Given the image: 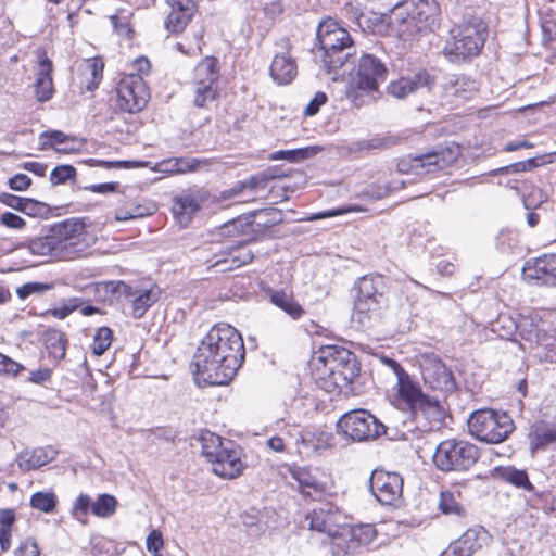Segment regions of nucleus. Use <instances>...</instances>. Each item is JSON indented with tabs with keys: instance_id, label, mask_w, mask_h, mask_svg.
<instances>
[{
	"instance_id": "nucleus-13",
	"label": "nucleus",
	"mask_w": 556,
	"mask_h": 556,
	"mask_svg": "<svg viewBox=\"0 0 556 556\" xmlns=\"http://www.w3.org/2000/svg\"><path fill=\"white\" fill-rule=\"evenodd\" d=\"M116 105L127 113L140 112L150 98L149 88L140 75L131 73L125 76L116 88Z\"/></svg>"
},
{
	"instance_id": "nucleus-22",
	"label": "nucleus",
	"mask_w": 556,
	"mask_h": 556,
	"mask_svg": "<svg viewBox=\"0 0 556 556\" xmlns=\"http://www.w3.org/2000/svg\"><path fill=\"white\" fill-rule=\"evenodd\" d=\"M459 156V147H447L427 154L415 156L410 167L417 173H434L444 169L455 163Z\"/></svg>"
},
{
	"instance_id": "nucleus-37",
	"label": "nucleus",
	"mask_w": 556,
	"mask_h": 556,
	"mask_svg": "<svg viewBox=\"0 0 556 556\" xmlns=\"http://www.w3.org/2000/svg\"><path fill=\"white\" fill-rule=\"evenodd\" d=\"M447 91L452 96L467 99L477 91V86L473 80L466 76H456L450 81Z\"/></svg>"
},
{
	"instance_id": "nucleus-33",
	"label": "nucleus",
	"mask_w": 556,
	"mask_h": 556,
	"mask_svg": "<svg viewBox=\"0 0 556 556\" xmlns=\"http://www.w3.org/2000/svg\"><path fill=\"white\" fill-rule=\"evenodd\" d=\"M386 295V283L382 276H364L357 286L355 300L375 299Z\"/></svg>"
},
{
	"instance_id": "nucleus-58",
	"label": "nucleus",
	"mask_w": 556,
	"mask_h": 556,
	"mask_svg": "<svg viewBox=\"0 0 556 556\" xmlns=\"http://www.w3.org/2000/svg\"><path fill=\"white\" fill-rule=\"evenodd\" d=\"M24 367L7 355L0 353V374L17 375Z\"/></svg>"
},
{
	"instance_id": "nucleus-44",
	"label": "nucleus",
	"mask_w": 556,
	"mask_h": 556,
	"mask_svg": "<svg viewBox=\"0 0 556 556\" xmlns=\"http://www.w3.org/2000/svg\"><path fill=\"white\" fill-rule=\"evenodd\" d=\"M30 506L42 513H52L56 506V496L52 492H36L30 497Z\"/></svg>"
},
{
	"instance_id": "nucleus-56",
	"label": "nucleus",
	"mask_w": 556,
	"mask_h": 556,
	"mask_svg": "<svg viewBox=\"0 0 556 556\" xmlns=\"http://www.w3.org/2000/svg\"><path fill=\"white\" fill-rule=\"evenodd\" d=\"M217 96L215 87H205L204 85L195 86V96L193 104L198 108H203L208 101H213Z\"/></svg>"
},
{
	"instance_id": "nucleus-55",
	"label": "nucleus",
	"mask_w": 556,
	"mask_h": 556,
	"mask_svg": "<svg viewBox=\"0 0 556 556\" xmlns=\"http://www.w3.org/2000/svg\"><path fill=\"white\" fill-rule=\"evenodd\" d=\"M52 289V285L42 282H27L16 289V294L21 300L27 299L35 293H43Z\"/></svg>"
},
{
	"instance_id": "nucleus-45",
	"label": "nucleus",
	"mask_w": 556,
	"mask_h": 556,
	"mask_svg": "<svg viewBox=\"0 0 556 556\" xmlns=\"http://www.w3.org/2000/svg\"><path fill=\"white\" fill-rule=\"evenodd\" d=\"M113 332L109 327H100L93 337L92 352L100 356L111 346Z\"/></svg>"
},
{
	"instance_id": "nucleus-40",
	"label": "nucleus",
	"mask_w": 556,
	"mask_h": 556,
	"mask_svg": "<svg viewBox=\"0 0 556 556\" xmlns=\"http://www.w3.org/2000/svg\"><path fill=\"white\" fill-rule=\"evenodd\" d=\"M117 501L113 495L101 494L91 505V511L100 518H108L114 515Z\"/></svg>"
},
{
	"instance_id": "nucleus-7",
	"label": "nucleus",
	"mask_w": 556,
	"mask_h": 556,
	"mask_svg": "<svg viewBox=\"0 0 556 556\" xmlns=\"http://www.w3.org/2000/svg\"><path fill=\"white\" fill-rule=\"evenodd\" d=\"M201 453L213 465V472L226 479L237 478L243 469L241 450L231 441L205 431L200 435Z\"/></svg>"
},
{
	"instance_id": "nucleus-52",
	"label": "nucleus",
	"mask_w": 556,
	"mask_h": 556,
	"mask_svg": "<svg viewBox=\"0 0 556 556\" xmlns=\"http://www.w3.org/2000/svg\"><path fill=\"white\" fill-rule=\"evenodd\" d=\"M365 211H367V210L362 207L361 205L353 204V205H346V206H342V207H339V208H334V210H329V211H324V212H319V213H316V214H312L311 216L306 217L305 220L313 222V220H317V219H323V218H329V217H334V216L343 215V214H346V213L365 212Z\"/></svg>"
},
{
	"instance_id": "nucleus-41",
	"label": "nucleus",
	"mask_w": 556,
	"mask_h": 556,
	"mask_svg": "<svg viewBox=\"0 0 556 556\" xmlns=\"http://www.w3.org/2000/svg\"><path fill=\"white\" fill-rule=\"evenodd\" d=\"M28 249L35 255H51L56 257L55 241L52 238L50 230L47 236L31 240L28 244Z\"/></svg>"
},
{
	"instance_id": "nucleus-6",
	"label": "nucleus",
	"mask_w": 556,
	"mask_h": 556,
	"mask_svg": "<svg viewBox=\"0 0 556 556\" xmlns=\"http://www.w3.org/2000/svg\"><path fill=\"white\" fill-rule=\"evenodd\" d=\"M394 409L403 410L410 417L422 415L430 421L440 422L445 416V409L438 396L425 394L420 387L414 383L409 376L396 381V391L390 397Z\"/></svg>"
},
{
	"instance_id": "nucleus-15",
	"label": "nucleus",
	"mask_w": 556,
	"mask_h": 556,
	"mask_svg": "<svg viewBox=\"0 0 556 556\" xmlns=\"http://www.w3.org/2000/svg\"><path fill=\"white\" fill-rule=\"evenodd\" d=\"M421 375L425 386L437 392L438 397H445L456 389L452 371L437 357H429L422 363Z\"/></svg>"
},
{
	"instance_id": "nucleus-30",
	"label": "nucleus",
	"mask_w": 556,
	"mask_h": 556,
	"mask_svg": "<svg viewBox=\"0 0 556 556\" xmlns=\"http://www.w3.org/2000/svg\"><path fill=\"white\" fill-rule=\"evenodd\" d=\"M529 441L532 452L545 448L548 444L556 442V425L543 421L533 424L530 427Z\"/></svg>"
},
{
	"instance_id": "nucleus-10",
	"label": "nucleus",
	"mask_w": 556,
	"mask_h": 556,
	"mask_svg": "<svg viewBox=\"0 0 556 556\" xmlns=\"http://www.w3.org/2000/svg\"><path fill=\"white\" fill-rule=\"evenodd\" d=\"M479 459L478 447L464 440L447 439L438 444L433 463L441 471H466Z\"/></svg>"
},
{
	"instance_id": "nucleus-38",
	"label": "nucleus",
	"mask_w": 556,
	"mask_h": 556,
	"mask_svg": "<svg viewBox=\"0 0 556 556\" xmlns=\"http://www.w3.org/2000/svg\"><path fill=\"white\" fill-rule=\"evenodd\" d=\"M439 509L444 515H456L458 517L465 516V509L457 501L456 495L452 491H442L440 493Z\"/></svg>"
},
{
	"instance_id": "nucleus-23",
	"label": "nucleus",
	"mask_w": 556,
	"mask_h": 556,
	"mask_svg": "<svg viewBox=\"0 0 556 556\" xmlns=\"http://www.w3.org/2000/svg\"><path fill=\"white\" fill-rule=\"evenodd\" d=\"M388 307V298L355 300L353 319L362 327H371L382 318L383 311Z\"/></svg>"
},
{
	"instance_id": "nucleus-29",
	"label": "nucleus",
	"mask_w": 556,
	"mask_h": 556,
	"mask_svg": "<svg viewBox=\"0 0 556 556\" xmlns=\"http://www.w3.org/2000/svg\"><path fill=\"white\" fill-rule=\"evenodd\" d=\"M52 62L49 58L40 59L36 73V97L40 102L48 101L53 94V80L51 77Z\"/></svg>"
},
{
	"instance_id": "nucleus-35",
	"label": "nucleus",
	"mask_w": 556,
	"mask_h": 556,
	"mask_svg": "<svg viewBox=\"0 0 556 556\" xmlns=\"http://www.w3.org/2000/svg\"><path fill=\"white\" fill-rule=\"evenodd\" d=\"M292 477L295 480L298 490L303 495L311 496L313 492H320L321 486L319 481L305 468H296L292 471Z\"/></svg>"
},
{
	"instance_id": "nucleus-32",
	"label": "nucleus",
	"mask_w": 556,
	"mask_h": 556,
	"mask_svg": "<svg viewBox=\"0 0 556 556\" xmlns=\"http://www.w3.org/2000/svg\"><path fill=\"white\" fill-rule=\"evenodd\" d=\"M218 61L215 58L206 56L194 68L195 86L204 85L205 87H214L218 79Z\"/></svg>"
},
{
	"instance_id": "nucleus-46",
	"label": "nucleus",
	"mask_w": 556,
	"mask_h": 556,
	"mask_svg": "<svg viewBox=\"0 0 556 556\" xmlns=\"http://www.w3.org/2000/svg\"><path fill=\"white\" fill-rule=\"evenodd\" d=\"M2 201L8 206L28 215H33L35 207L38 205V202L33 199L20 198L13 194H4Z\"/></svg>"
},
{
	"instance_id": "nucleus-12",
	"label": "nucleus",
	"mask_w": 556,
	"mask_h": 556,
	"mask_svg": "<svg viewBox=\"0 0 556 556\" xmlns=\"http://www.w3.org/2000/svg\"><path fill=\"white\" fill-rule=\"evenodd\" d=\"M338 429L353 441H367L387 433V426L365 409L344 414L337 424Z\"/></svg>"
},
{
	"instance_id": "nucleus-43",
	"label": "nucleus",
	"mask_w": 556,
	"mask_h": 556,
	"mask_svg": "<svg viewBox=\"0 0 556 556\" xmlns=\"http://www.w3.org/2000/svg\"><path fill=\"white\" fill-rule=\"evenodd\" d=\"M404 187V181L402 180H392L389 182H378L370 185L366 189V194L370 197L371 199H382L391 193L402 189Z\"/></svg>"
},
{
	"instance_id": "nucleus-19",
	"label": "nucleus",
	"mask_w": 556,
	"mask_h": 556,
	"mask_svg": "<svg viewBox=\"0 0 556 556\" xmlns=\"http://www.w3.org/2000/svg\"><path fill=\"white\" fill-rule=\"evenodd\" d=\"M370 491L384 505H391L401 498L403 479L396 472L375 470L369 479Z\"/></svg>"
},
{
	"instance_id": "nucleus-2",
	"label": "nucleus",
	"mask_w": 556,
	"mask_h": 556,
	"mask_svg": "<svg viewBox=\"0 0 556 556\" xmlns=\"http://www.w3.org/2000/svg\"><path fill=\"white\" fill-rule=\"evenodd\" d=\"M318 50L315 52L321 68L332 75L333 80L341 76L339 70L354 55L355 49L349 31L329 18L323 21L317 28Z\"/></svg>"
},
{
	"instance_id": "nucleus-27",
	"label": "nucleus",
	"mask_w": 556,
	"mask_h": 556,
	"mask_svg": "<svg viewBox=\"0 0 556 556\" xmlns=\"http://www.w3.org/2000/svg\"><path fill=\"white\" fill-rule=\"evenodd\" d=\"M490 535L483 527H473L462 534L453 544L460 556H472L489 544Z\"/></svg>"
},
{
	"instance_id": "nucleus-17",
	"label": "nucleus",
	"mask_w": 556,
	"mask_h": 556,
	"mask_svg": "<svg viewBox=\"0 0 556 556\" xmlns=\"http://www.w3.org/2000/svg\"><path fill=\"white\" fill-rule=\"evenodd\" d=\"M503 323L509 324V329H515L520 338L525 340L530 349L538 346L547 348L552 343L553 338L543 328V321L533 316L520 315L517 320L510 317L501 319Z\"/></svg>"
},
{
	"instance_id": "nucleus-11",
	"label": "nucleus",
	"mask_w": 556,
	"mask_h": 556,
	"mask_svg": "<svg viewBox=\"0 0 556 556\" xmlns=\"http://www.w3.org/2000/svg\"><path fill=\"white\" fill-rule=\"evenodd\" d=\"M50 231L59 258H75L88 247L85 223L79 219L72 218L55 224Z\"/></svg>"
},
{
	"instance_id": "nucleus-5",
	"label": "nucleus",
	"mask_w": 556,
	"mask_h": 556,
	"mask_svg": "<svg viewBox=\"0 0 556 556\" xmlns=\"http://www.w3.org/2000/svg\"><path fill=\"white\" fill-rule=\"evenodd\" d=\"M488 37V25L478 16L465 18L451 29V39L446 41L444 54L452 62H464L477 56Z\"/></svg>"
},
{
	"instance_id": "nucleus-60",
	"label": "nucleus",
	"mask_w": 556,
	"mask_h": 556,
	"mask_svg": "<svg viewBox=\"0 0 556 556\" xmlns=\"http://www.w3.org/2000/svg\"><path fill=\"white\" fill-rule=\"evenodd\" d=\"M274 176L267 174V173H261L258 175H254L250 177L249 179L244 180L245 187L249 190H256V189H264L267 185V182L273 179Z\"/></svg>"
},
{
	"instance_id": "nucleus-54",
	"label": "nucleus",
	"mask_w": 556,
	"mask_h": 556,
	"mask_svg": "<svg viewBox=\"0 0 556 556\" xmlns=\"http://www.w3.org/2000/svg\"><path fill=\"white\" fill-rule=\"evenodd\" d=\"M92 503L93 502H91V497L89 495L79 494L73 504L72 516L80 522L85 523L80 517L88 514L89 509H91Z\"/></svg>"
},
{
	"instance_id": "nucleus-4",
	"label": "nucleus",
	"mask_w": 556,
	"mask_h": 556,
	"mask_svg": "<svg viewBox=\"0 0 556 556\" xmlns=\"http://www.w3.org/2000/svg\"><path fill=\"white\" fill-rule=\"evenodd\" d=\"M388 70L384 63L370 53H364L357 62L348 88V97L356 106L376 102L381 98L379 85L386 81Z\"/></svg>"
},
{
	"instance_id": "nucleus-3",
	"label": "nucleus",
	"mask_w": 556,
	"mask_h": 556,
	"mask_svg": "<svg viewBox=\"0 0 556 556\" xmlns=\"http://www.w3.org/2000/svg\"><path fill=\"white\" fill-rule=\"evenodd\" d=\"M439 14L435 0H402L391 10L389 25L399 38L408 40L417 33L431 29Z\"/></svg>"
},
{
	"instance_id": "nucleus-21",
	"label": "nucleus",
	"mask_w": 556,
	"mask_h": 556,
	"mask_svg": "<svg viewBox=\"0 0 556 556\" xmlns=\"http://www.w3.org/2000/svg\"><path fill=\"white\" fill-rule=\"evenodd\" d=\"M276 45L281 49L274 54L273 61L269 66V75L278 85L290 84L298 73L295 60L290 54V41L287 38H281Z\"/></svg>"
},
{
	"instance_id": "nucleus-61",
	"label": "nucleus",
	"mask_w": 556,
	"mask_h": 556,
	"mask_svg": "<svg viewBox=\"0 0 556 556\" xmlns=\"http://www.w3.org/2000/svg\"><path fill=\"white\" fill-rule=\"evenodd\" d=\"M175 160L177 161L179 174L195 172L201 164V161L194 157H175Z\"/></svg>"
},
{
	"instance_id": "nucleus-16",
	"label": "nucleus",
	"mask_w": 556,
	"mask_h": 556,
	"mask_svg": "<svg viewBox=\"0 0 556 556\" xmlns=\"http://www.w3.org/2000/svg\"><path fill=\"white\" fill-rule=\"evenodd\" d=\"M377 535L372 525H343L339 541L331 547L334 556L354 554L359 547L370 544Z\"/></svg>"
},
{
	"instance_id": "nucleus-53",
	"label": "nucleus",
	"mask_w": 556,
	"mask_h": 556,
	"mask_svg": "<svg viewBox=\"0 0 556 556\" xmlns=\"http://www.w3.org/2000/svg\"><path fill=\"white\" fill-rule=\"evenodd\" d=\"M90 165L100 166L106 169L111 168H135L146 166V162L142 161H103V160H90Z\"/></svg>"
},
{
	"instance_id": "nucleus-24",
	"label": "nucleus",
	"mask_w": 556,
	"mask_h": 556,
	"mask_svg": "<svg viewBox=\"0 0 556 556\" xmlns=\"http://www.w3.org/2000/svg\"><path fill=\"white\" fill-rule=\"evenodd\" d=\"M170 8L165 21V27L168 31L179 34L184 31L191 21L197 7L192 0H166Z\"/></svg>"
},
{
	"instance_id": "nucleus-14",
	"label": "nucleus",
	"mask_w": 556,
	"mask_h": 556,
	"mask_svg": "<svg viewBox=\"0 0 556 556\" xmlns=\"http://www.w3.org/2000/svg\"><path fill=\"white\" fill-rule=\"evenodd\" d=\"M341 513L332 506L326 505L313 509L305 515L303 527H307L312 531L326 534L334 541H339L344 522Z\"/></svg>"
},
{
	"instance_id": "nucleus-18",
	"label": "nucleus",
	"mask_w": 556,
	"mask_h": 556,
	"mask_svg": "<svg viewBox=\"0 0 556 556\" xmlns=\"http://www.w3.org/2000/svg\"><path fill=\"white\" fill-rule=\"evenodd\" d=\"M114 292L119 296H124L131 304V315L137 319L144 316L161 294V290L156 286L144 289L132 287L124 281H119L116 285Z\"/></svg>"
},
{
	"instance_id": "nucleus-57",
	"label": "nucleus",
	"mask_w": 556,
	"mask_h": 556,
	"mask_svg": "<svg viewBox=\"0 0 556 556\" xmlns=\"http://www.w3.org/2000/svg\"><path fill=\"white\" fill-rule=\"evenodd\" d=\"M164 541L161 531L152 530L147 538V549L157 556V553L163 548Z\"/></svg>"
},
{
	"instance_id": "nucleus-48",
	"label": "nucleus",
	"mask_w": 556,
	"mask_h": 556,
	"mask_svg": "<svg viewBox=\"0 0 556 556\" xmlns=\"http://www.w3.org/2000/svg\"><path fill=\"white\" fill-rule=\"evenodd\" d=\"M228 250L219 251L215 253L211 258L206 261L207 268H214L218 273H227L236 269L232 267V262L229 260Z\"/></svg>"
},
{
	"instance_id": "nucleus-1",
	"label": "nucleus",
	"mask_w": 556,
	"mask_h": 556,
	"mask_svg": "<svg viewBox=\"0 0 556 556\" xmlns=\"http://www.w3.org/2000/svg\"><path fill=\"white\" fill-rule=\"evenodd\" d=\"M241 334L230 325L211 328L193 355L195 383L201 387L226 386L244 359Z\"/></svg>"
},
{
	"instance_id": "nucleus-8",
	"label": "nucleus",
	"mask_w": 556,
	"mask_h": 556,
	"mask_svg": "<svg viewBox=\"0 0 556 556\" xmlns=\"http://www.w3.org/2000/svg\"><path fill=\"white\" fill-rule=\"evenodd\" d=\"M469 433L479 441L497 444L514 430L511 418L503 412L479 409L468 418Z\"/></svg>"
},
{
	"instance_id": "nucleus-9",
	"label": "nucleus",
	"mask_w": 556,
	"mask_h": 556,
	"mask_svg": "<svg viewBox=\"0 0 556 556\" xmlns=\"http://www.w3.org/2000/svg\"><path fill=\"white\" fill-rule=\"evenodd\" d=\"M321 376H328L336 387L351 383L357 376L355 355L343 348L325 346L315 357Z\"/></svg>"
},
{
	"instance_id": "nucleus-36",
	"label": "nucleus",
	"mask_w": 556,
	"mask_h": 556,
	"mask_svg": "<svg viewBox=\"0 0 556 556\" xmlns=\"http://www.w3.org/2000/svg\"><path fill=\"white\" fill-rule=\"evenodd\" d=\"M270 300L277 307L290 315L293 319L300 318L304 313L303 308L293 298L285 292H274L270 295Z\"/></svg>"
},
{
	"instance_id": "nucleus-64",
	"label": "nucleus",
	"mask_w": 556,
	"mask_h": 556,
	"mask_svg": "<svg viewBox=\"0 0 556 556\" xmlns=\"http://www.w3.org/2000/svg\"><path fill=\"white\" fill-rule=\"evenodd\" d=\"M0 220L3 225L10 228H22L25 225V222L18 215L12 212H5L1 215Z\"/></svg>"
},
{
	"instance_id": "nucleus-50",
	"label": "nucleus",
	"mask_w": 556,
	"mask_h": 556,
	"mask_svg": "<svg viewBox=\"0 0 556 556\" xmlns=\"http://www.w3.org/2000/svg\"><path fill=\"white\" fill-rule=\"evenodd\" d=\"M42 148H52L56 151L58 144L67 143L70 137L60 130L43 131L39 136Z\"/></svg>"
},
{
	"instance_id": "nucleus-59",
	"label": "nucleus",
	"mask_w": 556,
	"mask_h": 556,
	"mask_svg": "<svg viewBox=\"0 0 556 556\" xmlns=\"http://www.w3.org/2000/svg\"><path fill=\"white\" fill-rule=\"evenodd\" d=\"M16 556H40L38 544L34 538H27L16 549Z\"/></svg>"
},
{
	"instance_id": "nucleus-51",
	"label": "nucleus",
	"mask_w": 556,
	"mask_h": 556,
	"mask_svg": "<svg viewBox=\"0 0 556 556\" xmlns=\"http://www.w3.org/2000/svg\"><path fill=\"white\" fill-rule=\"evenodd\" d=\"M503 476L506 481L518 488H522L525 490L532 489V484L529 481L528 475L523 470L506 468Z\"/></svg>"
},
{
	"instance_id": "nucleus-34",
	"label": "nucleus",
	"mask_w": 556,
	"mask_h": 556,
	"mask_svg": "<svg viewBox=\"0 0 556 556\" xmlns=\"http://www.w3.org/2000/svg\"><path fill=\"white\" fill-rule=\"evenodd\" d=\"M43 342L49 355L56 362L64 358L67 339L65 333L58 329H48L43 334Z\"/></svg>"
},
{
	"instance_id": "nucleus-25",
	"label": "nucleus",
	"mask_w": 556,
	"mask_h": 556,
	"mask_svg": "<svg viewBox=\"0 0 556 556\" xmlns=\"http://www.w3.org/2000/svg\"><path fill=\"white\" fill-rule=\"evenodd\" d=\"M432 85L431 76L426 71H419L412 77H401L391 81L387 87V92L396 99H404L422 88L430 90Z\"/></svg>"
},
{
	"instance_id": "nucleus-49",
	"label": "nucleus",
	"mask_w": 556,
	"mask_h": 556,
	"mask_svg": "<svg viewBox=\"0 0 556 556\" xmlns=\"http://www.w3.org/2000/svg\"><path fill=\"white\" fill-rule=\"evenodd\" d=\"M76 177V169L72 165H59L50 174V181L53 186L65 184Z\"/></svg>"
},
{
	"instance_id": "nucleus-20",
	"label": "nucleus",
	"mask_w": 556,
	"mask_h": 556,
	"mask_svg": "<svg viewBox=\"0 0 556 556\" xmlns=\"http://www.w3.org/2000/svg\"><path fill=\"white\" fill-rule=\"evenodd\" d=\"M523 280L543 287H556V254H543L528 261L522 268Z\"/></svg>"
},
{
	"instance_id": "nucleus-26",
	"label": "nucleus",
	"mask_w": 556,
	"mask_h": 556,
	"mask_svg": "<svg viewBox=\"0 0 556 556\" xmlns=\"http://www.w3.org/2000/svg\"><path fill=\"white\" fill-rule=\"evenodd\" d=\"M204 200L205 197L199 190L189 191L175 198L172 211L181 227H187L190 224L192 215L200 210Z\"/></svg>"
},
{
	"instance_id": "nucleus-62",
	"label": "nucleus",
	"mask_w": 556,
	"mask_h": 556,
	"mask_svg": "<svg viewBox=\"0 0 556 556\" xmlns=\"http://www.w3.org/2000/svg\"><path fill=\"white\" fill-rule=\"evenodd\" d=\"M327 96L324 92H317L315 97L308 102V104L305 108V115L313 116L315 115L321 105H324L327 102Z\"/></svg>"
},
{
	"instance_id": "nucleus-28",
	"label": "nucleus",
	"mask_w": 556,
	"mask_h": 556,
	"mask_svg": "<svg viewBox=\"0 0 556 556\" xmlns=\"http://www.w3.org/2000/svg\"><path fill=\"white\" fill-rule=\"evenodd\" d=\"M54 457L55 451L53 448L38 447L20 452L15 462L22 472H28L49 464Z\"/></svg>"
},
{
	"instance_id": "nucleus-31",
	"label": "nucleus",
	"mask_w": 556,
	"mask_h": 556,
	"mask_svg": "<svg viewBox=\"0 0 556 556\" xmlns=\"http://www.w3.org/2000/svg\"><path fill=\"white\" fill-rule=\"evenodd\" d=\"M104 64L100 59H87L84 60L79 67L80 81L87 90H93L98 87L102 80V72Z\"/></svg>"
},
{
	"instance_id": "nucleus-47",
	"label": "nucleus",
	"mask_w": 556,
	"mask_h": 556,
	"mask_svg": "<svg viewBox=\"0 0 556 556\" xmlns=\"http://www.w3.org/2000/svg\"><path fill=\"white\" fill-rule=\"evenodd\" d=\"M228 250V255L230 262H232V267H241L252 262L254 258L253 252L248 249L245 245H236L231 247Z\"/></svg>"
},
{
	"instance_id": "nucleus-42",
	"label": "nucleus",
	"mask_w": 556,
	"mask_h": 556,
	"mask_svg": "<svg viewBox=\"0 0 556 556\" xmlns=\"http://www.w3.org/2000/svg\"><path fill=\"white\" fill-rule=\"evenodd\" d=\"M522 198L526 208H531L545 203L548 195L529 181H522Z\"/></svg>"
},
{
	"instance_id": "nucleus-39",
	"label": "nucleus",
	"mask_w": 556,
	"mask_h": 556,
	"mask_svg": "<svg viewBox=\"0 0 556 556\" xmlns=\"http://www.w3.org/2000/svg\"><path fill=\"white\" fill-rule=\"evenodd\" d=\"M316 152V148L308 147L303 149H294V150H280L271 153L269 155V160L271 161H278V160H285L290 163H296L303 160H306L314 155Z\"/></svg>"
},
{
	"instance_id": "nucleus-63",
	"label": "nucleus",
	"mask_w": 556,
	"mask_h": 556,
	"mask_svg": "<svg viewBox=\"0 0 556 556\" xmlns=\"http://www.w3.org/2000/svg\"><path fill=\"white\" fill-rule=\"evenodd\" d=\"M31 184V179L25 174H16L9 179V186L15 191H24Z\"/></svg>"
}]
</instances>
